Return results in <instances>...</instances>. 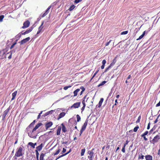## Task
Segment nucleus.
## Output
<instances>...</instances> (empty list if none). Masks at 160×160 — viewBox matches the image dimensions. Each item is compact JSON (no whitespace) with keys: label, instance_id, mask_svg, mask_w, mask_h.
<instances>
[{"label":"nucleus","instance_id":"39448f33","mask_svg":"<svg viewBox=\"0 0 160 160\" xmlns=\"http://www.w3.org/2000/svg\"><path fill=\"white\" fill-rule=\"evenodd\" d=\"M8 50V48H6L5 49H3L2 50H0V56H1V54L2 53V57L1 59H3V57L4 55L5 54L6 52Z\"/></svg>","mask_w":160,"mask_h":160},{"label":"nucleus","instance_id":"412c9836","mask_svg":"<svg viewBox=\"0 0 160 160\" xmlns=\"http://www.w3.org/2000/svg\"><path fill=\"white\" fill-rule=\"evenodd\" d=\"M61 129V127H58L57 131V135H60Z\"/></svg>","mask_w":160,"mask_h":160},{"label":"nucleus","instance_id":"a19ab883","mask_svg":"<svg viewBox=\"0 0 160 160\" xmlns=\"http://www.w3.org/2000/svg\"><path fill=\"white\" fill-rule=\"evenodd\" d=\"M61 150L59 149H58L56 152L54 154V155H56L58 154L60 152Z\"/></svg>","mask_w":160,"mask_h":160},{"label":"nucleus","instance_id":"a211bd4d","mask_svg":"<svg viewBox=\"0 0 160 160\" xmlns=\"http://www.w3.org/2000/svg\"><path fill=\"white\" fill-rule=\"evenodd\" d=\"M65 115V113L64 112H62L58 116V119H59L63 117Z\"/></svg>","mask_w":160,"mask_h":160},{"label":"nucleus","instance_id":"09e8293b","mask_svg":"<svg viewBox=\"0 0 160 160\" xmlns=\"http://www.w3.org/2000/svg\"><path fill=\"white\" fill-rule=\"evenodd\" d=\"M35 120H34L33 121V122L31 123L30 124V126H32V127H33V125H34V124H35Z\"/></svg>","mask_w":160,"mask_h":160},{"label":"nucleus","instance_id":"7ed1b4c3","mask_svg":"<svg viewBox=\"0 0 160 160\" xmlns=\"http://www.w3.org/2000/svg\"><path fill=\"white\" fill-rule=\"evenodd\" d=\"M94 149H93L92 150L89 151L88 152V154L89 155L88 156V158L90 160H93V158L94 157V152L93 150Z\"/></svg>","mask_w":160,"mask_h":160},{"label":"nucleus","instance_id":"f03ea898","mask_svg":"<svg viewBox=\"0 0 160 160\" xmlns=\"http://www.w3.org/2000/svg\"><path fill=\"white\" fill-rule=\"evenodd\" d=\"M160 139V136L158 135H157L155 136L152 140L150 141L151 143H152L154 145L156 143L158 142V141Z\"/></svg>","mask_w":160,"mask_h":160},{"label":"nucleus","instance_id":"774afa93","mask_svg":"<svg viewBox=\"0 0 160 160\" xmlns=\"http://www.w3.org/2000/svg\"><path fill=\"white\" fill-rule=\"evenodd\" d=\"M85 107H84V106H83L82 107V108L81 109L82 111H83L85 109Z\"/></svg>","mask_w":160,"mask_h":160},{"label":"nucleus","instance_id":"6e6d98bb","mask_svg":"<svg viewBox=\"0 0 160 160\" xmlns=\"http://www.w3.org/2000/svg\"><path fill=\"white\" fill-rule=\"evenodd\" d=\"M35 152H36V156H39V152H38V151L36 150Z\"/></svg>","mask_w":160,"mask_h":160},{"label":"nucleus","instance_id":"5fc2aeb1","mask_svg":"<svg viewBox=\"0 0 160 160\" xmlns=\"http://www.w3.org/2000/svg\"><path fill=\"white\" fill-rule=\"evenodd\" d=\"M150 122H149L148 123V126H147V129H150Z\"/></svg>","mask_w":160,"mask_h":160},{"label":"nucleus","instance_id":"f3484780","mask_svg":"<svg viewBox=\"0 0 160 160\" xmlns=\"http://www.w3.org/2000/svg\"><path fill=\"white\" fill-rule=\"evenodd\" d=\"M42 125V123H38L35 126V128L33 129V131H36V130Z\"/></svg>","mask_w":160,"mask_h":160},{"label":"nucleus","instance_id":"a878e982","mask_svg":"<svg viewBox=\"0 0 160 160\" xmlns=\"http://www.w3.org/2000/svg\"><path fill=\"white\" fill-rule=\"evenodd\" d=\"M61 125L62 126V131L64 132H66V128L65 126L64 125L63 123H62L61 124Z\"/></svg>","mask_w":160,"mask_h":160},{"label":"nucleus","instance_id":"bf43d9fd","mask_svg":"<svg viewBox=\"0 0 160 160\" xmlns=\"http://www.w3.org/2000/svg\"><path fill=\"white\" fill-rule=\"evenodd\" d=\"M82 103L83 105V106H84V107H85L86 104L85 103V101H82Z\"/></svg>","mask_w":160,"mask_h":160},{"label":"nucleus","instance_id":"864d4df0","mask_svg":"<svg viewBox=\"0 0 160 160\" xmlns=\"http://www.w3.org/2000/svg\"><path fill=\"white\" fill-rule=\"evenodd\" d=\"M66 149H65V148H63V150L62 151V153H65L66 152Z\"/></svg>","mask_w":160,"mask_h":160},{"label":"nucleus","instance_id":"603ef678","mask_svg":"<svg viewBox=\"0 0 160 160\" xmlns=\"http://www.w3.org/2000/svg\"><path fill=\"white\" fill-rule=\"evenodd\" d=\"M159 116V115L158 117L157 118V119L155 120L154 122V123H156L158 122V119Z\"/></svg>","mask_w":160,"mask_h":160},{"label":"nucleus","instance_id":"f257e3e1","mask_svg":"<svg viewBox=\"0 0 160 160\" xmlns=\"http://www.w3.org/2000/svg\"><path fill=\"white\" fill-rule=\"evenodd\" d=\"M24 150L23 149L22 147H19L17 149V151L15 154L14 158L15 159H17V157H20L22 156L24 154Z\"/></svg>","mask_w":160,"mask_h":160},{"label":"nucleus","instance_id":"393cba45","mask_svg":"<svg viewBox=\"0 0 160 160\" xmlns=\"http://www.w3.org/2000/svg\"><path fill=\"white\" fill-rule=\"evenodd\" d=\"M145 31H144L143 32V33L142 35H141L140 36H139L138 38H137L136 40H138L141 39H142L145 35Z\"/></svg>","mask_w":160,"mask_h":160},{"label":"nucleus","instance_id":"b1692460","mask_svg":"<svg viewBox=\"0 0 160 160\" xmlns=\"http://www.w3.org/2000/svg\"><path fill=\"white\" fill-rule=\"evenodd\" d=\"M80 89L82 90V91L80 94V95L81 96L83 92L85 91V88L83 86H82L80 87Z\"/></svg>","mask_w":160,"mask_h":160},{"label":"nucleus","instance_id":"9b49d317","mask_svg":"<svg viewBox=\"0 0 160 160\" xmlns=\"http://www.w3.org/2000/svg\"><path fill=\"white\" fill-rule=\"evenodd\" d=\"M80 102H76L71 107V108H77L80 106Z\"/></svg>","mask_w":160,"mask_h":160},{"label":"nucleus","instance_id":"bb28decb","mask_svg":"<svg viewBox=\"0 0 160 160\" xmlns=\"http://www.w3.org/2000/svg\"><path fill=\"white\" fill-rule=\"evenodd\" d=\"M157 127V125H155L153 128L150 130V131H149V133H152V132Z\"/></svg>","mask_w":160,"mask_h":160},{"label":"nucleus","instance_id":"c85d7f7f","mask_svg":"<svg viewBox=\"0 0 160 160\" xmlns=\"http://www.w3.org/2000/svg\"><path fill=\"white\" fill-rule=\"evenodd\" d=\"M116 58H115L113 60L112 62L110 65L111 66H113L114 65L115 63H116Z\"/></svg>","mask_w":160,"mask_h":160},{"label":"nucleus","instance_id":"ddd939ff","mask_svg":"<svg viewBox=\"0 0 160 160\" xmlns=\"http://www.w3.org/2000/svg\"><path fill=\"white\" fill-rule=\"evenodd\" d=\"M51 6H49L48 8L46 10V11L42 15V17H45L46 15H47V14L49 12V9L51 8Z\"/></svg>","mask_w":160,"mask_h":160},{"label":"nucleus","instance_id":"49530a36","mask_svg":"<svg viewBox=\"0 0 160 160\" xmlns=\"http://www.w3.org/2000/svg\"><path fill=\"white\" fill-rule=\"evenodd\" d=\"M111 66H110V65L108 66V68H106L105 69V70L104 71V72H107L109 69L111 68Z\"/></svg>","mask_w":160,"mask_h":160},{"label":"nucleus","instance_id":"f8f14e48","mask_svg":"<svg viewBox=\"0 0 160 160\" xmlns=\"http://www.w3.org/2000/svg\"><path fill=\"white\" fill-rule=\"evenodd\" d=\"M10 110V108H8L3 112V114L2 116L3 119H4L8 114L9 111Z\"/></svg>","mask_w":160,"mask_h":160},{"label":"nucleus","instance_id":"5701e85b","mask_svg":"<svg viewBox=\"0 0 160 160\" xmlns=\"http://www.w3.org/2000/svg\"><path fill=\"white\" fill-rule=\"evenodd\" d=\"M17 91H15L12 93V98L11 100H13L15 99L16 96L17 95Z\"/></svg>","mask_w":160,"mask_h":160},{"label":"nucleus","instance_id":"ea45409f","mask_svg":"<svg viewBox=\"0 0 160 160\" xmlns=\"http://www.w3.org/2000/svg\"><path fill=\"white\" fill-rule=\"evenodd\" d=\"M4 18V16L3 15H2L0 16V22H2V21L3 19Z\"/></svg>","mask_w":160,"mask_h":160},{"label":"nucleus","instance_id":"4468645a","mask_svg":"<svg viewBox=\"0 0 160 160\" xmlns=\"http://www.w3.org/2000/svg\"><path fill=\"white\" fill-rule=\"evenodd\" d=\"M52 125V122H50L46 123L45 124L46 128L47 129L48 128L50 127Z\"/></svg>","mask_w":160,"mask_h":160},{"label":"nucleus","instance_id":"680f3d73","mask_svg":"<svg viewBox=\"0 0 160 160\" xmlns=\"http://www.w3.org/2000/svg\"><path fill=\"white\" fill-rule=\"evenodd\" d=\"M104 66H105V65H102L101 67V68L102 69H103L104 68Z\"/></svg>","mask_w":160,"mask_h":160},{"label":"nucleus","instance_id":"13d9d810","mask_svg":"<svg viewBox=\"0 0 160 160\" xmlns=\"http://www.w3.org/2000/svg\"><path fill=\"white\" fill-rule=\"evenodd\" d=\"M159 106H160V101L156 105V107H158Z\"/></svg>","mask_w":160,"mask_h":160},{"label":"nucleus","instance_id":"6e6552de","mask_svg":"<svg viewBox=\"0 0 160 160\" xmlns=\"http://www.w3.org/2000/svg\"><path fill=\"white\" fill-rule=\"evenodd\" d=\"M44 23V21H43L42 22L41 25L38 28V30L37 33V34H39V33H40L42 32V28H43V27L42 26L43 25Z\"/></svg>","mask_w":160,"mask_h":160},{"label":"nucleus","instance_id":"9d476101","mask_svg":"<svg viewBox=\"0 0 160 160\" xmlns=\"http://www.w3.org/2000/svg\"><path fill=\"white\" fill-rule=\"evenodd\" d=\"M88 120L87 119H86L85 121V122L83 125L82 127V128L81 130H83L84 131L86 128V127L88 125Z\"/></svg>","mask_w":160,"mask_h":160},{"label":"nucleus","instance_id":"4c0bfd02","mask_svg":"<svg viewBox=\"0 0 160 160\" xmlns=\"http://www.w3.org/2000/svg\"><path fill=\"white\" fill-rule=\"evenodd\" d=\"M72 86L71 85H69L68 86H65V87H64L63 88V89L65 90H67V89H68V88H70Z\"/></svg>","mask_w":160,"mask_h":160},{"label":"nucleus","instance_id":"c03bdc74","mask_svg":"<svg viewBox=\"0 0 160 160\" xmlns=\"http://www.w3.org/2000/svg\"><path fill=\"white\" fill-rule=\"evenodd\" d=\"M144 156L143 155H142L141 156L140 155H139L138 158V159H143L144 158Z\"/></svg>","mask_w":160,"mask_h":160},{"label":"nucleus","instance_id":"dca6fc26","mask_svg":"<svg viewBox=\"0 0 160 160\" xmlns=\"http://www.w3.org/2000/svg\"><path fill=\"white\" fill-rule=\"evenodd\" d=\"M80 91V89L78 88L76 89L73 92V94H74V97L76 96L78 94V93Z\"/></svg>","mask_w":160,"mask_h":160},{"label":"nucleus","instance_id":"e433bc0d","mask_svg":"<svg viewBox=\"0 0 160 160\" xmlns=\"http://www.w3.org/2000/svg\"><path fill=\"white\" fill-rule=\"evenodd\" d=\"M17 40H16V41H15V42L13 43L12 45L11 46L10 48V49H12L13 47H14L15 46V45H16L17 44Z\"/></svg>","mask_w":160,"mask_h":160},{"label":"nucleus","instance_id":"0eeeda50","mask_svg":"<svg viewBox=\"0 0 160 160\" xmlns=\"http://www.w3.org/2000/svg\"><path fill=\"white\" fill-rule=\"evenodd\" d=\"M30 39V37H28L21 40L19 43L20 45H22L27 42Z\"/></svg>","mask_w":160,"mask_h":160},{"label":"nucleus","instance_id":"69168bd1","mask_svg":"<svg viewBox=\"0 0 160 160\" xmlns=\"http://www.w3.org/2000/svg\"><path fill=\"white\" fill-rule=\"evenodd\" d=\"M83 131H84L83 130H80V136H81V134L82 133Z\"/></svg>","mask_w":160,"mask_h":160},{"label":"nucleus","instance_id":"cd10ccee","mask_svg":"<svg viewBox=\"0 0 160 160\" xmlns=\"http://www.w3.org/2000/svg\"><path fill=\"white\" fill-rule=\"evenodd\" d=\"M33 28L31 27L27 29L26 31L27 33H29L32 30Z\"/></svg>","mask_w":160,"mask_h":160},{"label":"nucleus","instance_id":"7c9ffc66","mask_svg":"<svg viewBox=\"0 0 160 160\" xmlns=\"http://www.w3.org/2000/svg\"><path fill=\"white\" fill-rule=\"evenodd\" d=\"M45 154L44 153H42L40 156V160H43V158Z\"/></svg>","mask_w":160,"mask_h":160},{"label":"nucleus","instance_id":"c9c22d12","mask_svg":"<svg viewBox=\"0 0 160 160\" xmlns=\"http://www.w3.org/2000/svg\"><path fill=\"white\" fill-rule=\"evenodd\" d=\"M77 118V121L78 122H79L81 120V118L79 115H77L76 116Z\"/></svg>","mask_w":160,"mask_h":160},{"label":"nucleus","instance_id":"aec40b11","mask_svg":"<svg viewBox=\"0 0 160 160\" xmlns=\"http://www.w3.org/2000/svg\"><path fill=\"white\" fill-rule=\"evenodd\" d=\"M145 158L146 160H152V157L150 155H148L145 156Z\"/></svg>","mask_w":160,"mask_h":160},{"label":"nucleus","instance_id":"c756f323","mask_svg":"<svg viewBox=\"0 0 160 160\" xmlns=\"http://www.w3.org/2000/svg\"><path fill=\"white\" fill-rule=\"evenodd\" d=\"M10 54L9 56L8 57V58L9 59H10L12 58V52H8L7 54H6V55H7V54Z\"/></svg>","mask_w":160,"mask_h":160},{"label":"nucleus","instance_id":"0e129e2a","mask_svg":"<svg viewBox=\"0 0 160 160\" xmlns=\"http://www.w3.org/2000/svg\"><path fill=\"white\" fill-rule=\"evenodd\" d=\"M27 34V33L26 31H25V32H23V33H22V35H25V34Z\"/></svg>","mask_w":160,"mask_h":160},{"label":"nucleus","instance_id":"a18cd8bd","mask_svg":"<svg viewBox=\"0 0 160 160\" xmlns=\"http://www.w3.org/2000/svg\"><path fill=\"white\" fill-rule=\"evenodd\" d=\"M125 145H124V146L122 149V151L124 153L125 152Z\"/></svg>","mask_w":160,"mask_h":160},{"label":"nucleus","instance_id":"4d7b16f0","mask_svg":"<svg viewBox=\"0 0 160 160\" xmlns=\"http://www.w3.org/2000/svg\"><path fill=\"white\" fill-rule=\"evenodd\" d=\"M66 156V155H65V153L63 154V155H61L60 156H59V157L57 159H58V158H61V157H62L63 156Z\"/></svg>","mask_w":160,"mask_h":160},{"label":"nucleus","instance_id":"f704fd0d","mask_svg":"<svg viewBox=\"0 0 160 160\" xmlns=\"http://www.w3.org/2000/svg\"><path fill=\"white\" fill-rule=\"evenodd\" d=\"M103 101H100L98 104L97 105L96 107L98 106L99 108L102 105Z\"/></svg>","mask_w":160,"mask_h":160},{"label":"nucleus","instance_id":"79ce46f5","mask_svg":"<svg viewBox=\"0 0 160 160\" xmlns=\"http://www.w3.org/2000/svg\"><path fill=\"white\" fill-rule=\"evenodd\" d=\"M128 33V31H123L121 33V35H125V34H127Z\"/></svg>","mask_w":160,"mask_h":160},{"label":"nucleus","instance_id":"72a5a7b5","mask_svg":"<svg viewBox=\"0 0 160 160\" xmlns=\"http://www.w3.org/2000/svg\"><path fill=\"white\" fill-rule=\"evenodd\" d=\"M75 8V6L74 5H73L70 6V7L69 8L68 10L70 11H71L72 10H73L74 8Z\"/></svg>","mask_w":160,"mask_h":160},{"label":"nucleus","instance_id":"473e14b6","mask_svg":"<svg viewBox=\"0 0 160 160\" xmlns=\"http://www.w3.org/2000/svg\"><path fill=\"white\" fill-rule=\"evenodd\" d=\"M85 148H83L81 150V156H83L84 155V153L85 152Z\"/></svg>","mask_w":160,"mask_h":160},{"label":"nucleus","instance_id":"37998d69","mask_svg":"<svg viewBox=\"0 0 160 160\" xmlns=\"http://www.w3.org/2000/svg\"><path fill=\"white\" fill-rule=\"evenodd\" d=\"M141 116H139L138 117V120H137V121H136V123H138L140 121V119H141Z\"/></svg>","mask_w":160,"mask_h":160},{"label":"nucleus","instance_id":"6ab92c4d","mask_svg":"<svg viewBox=\"0 0 160 160\" xmlns=\"http://www.w3.org/2000/svg\"><path fill=\"white\" fill-rule=\"evenodd\" d=\"M28 145L32 147V148H35V146L37 145V143H33L32 142H29L28 143Z\"/></svg>","mask_w":160,"mask_h":160},{"label":"nucleus","instance_id":"1a4fd4ad","mask_svg":"<svg viewBox=\"0 0 160 160\" xmlns=\"http://www.w3.org/2000/svg\"><path fill=\"white\" fill-rule=\"evenodd\" d=\"M32 128L33 127L29 125L26 128L25 130V132H27L28 134V133H30V132H31L32 131Z\"/></svg>","mask_w":160,"mask_h":160},{"label":"nucleus","instance_id":"20e7f679","mask_svg":"<svg viewBox=\"0 0 160 160\" xmlns=\"http://www.w3.org/2000/svg\"><path fill=\"white\" fill-rule=\"evenodd\" d=\"M35 131H33V129H32L30 133H28V135L31 138L34 139L36 138L37 135L35 132Z\"/></svg>","mask_w":160,"mask_h":160},{"label":"nucleus","instance_id":"423d86ee","mask_svg":"<svg viewBox=\"0 0 160 160\" xmlns=\"http://www.w3.org/2000/svg\"><path fill=\"white\" fill-rule=\"evenodd\" d=\"M30 22L27 20L23 24V26L22 27V28H25L28 27L30 25Z\"/></svg>","mask_w":160,"mask_h":160},{"label":"nucleus","instance_id":"338daca9","mask_svg":"<svg viewBox=\"0 0 160 160\" xmlns=\"http://www.w3.org/2000/svg\"><path fill=\"white\" fill-rule=\"evenodd\" d=\"M143 138H144V140L146 141L148 140V139H147V138H146L145 136L143 137Z\"/></svg>","mask_w":160,"mask_h":160},{"label":"nucleus","instance_id":"8fccbe9b","mask_svg":"<svg viewBox=\"0 0 160 160\" xmlns=\"http://www.w3.org/2000/svg\"><path fill=\"white\" fill-rule=\"evenodd\" d=\"M82 0H75L74 2L76 3H78L80 2H81Z\"/></svg>","mask_w":160,"mask_h":160},{"label":"nucleus","instance_id":"e2e57ef3","mask_svg":"<svg viewBox=\"0 0 160 160\" xmlns=\"http://www.w3.org/2000/svg\"><path fill=\"white\" fill-rule=\"evenodd\" d=\"M99 71V70H98L93 75L94 76H95V75L97 74V73H98V72Z\"/></svg>","mask_w":160,"mask_h":160},{"label":"nucleus","instance_id":"2f4dec72","mask_svg":"<svg viewBox=\"0 0 160 160\" xmlns=\"http://www.w3.org/2000/svg\"><path fill=\"white\" fill-rule=\"evenodd\" d=\"M107 82L105 81H103L102 82L100 83L98 85V87H99L101 86H102L103 85H104Z\"/></svg>","mask_w":160,"mask_h":160},{"label":"nucleus","instance_id":"de8ad7c7","mask_svg":"<svg viewBox=\"0 0 160 160\" xmlns=\"http://www.w3.org/2000/svg\"><path fill=\"white\" fill-rule=\"evenodd\" d=\"M112 40H110L108 42H107L106 44H105V46H108L109 43L111 42L112 41Z\"/></svg>","mask_w":160,"mask_h":160},{"label":"nucleus","instance_id":"2eb2a0df","mask_svg":"<svg viewBox=\"0 0 160 160\" xmlns=\"http://www.w3.org/2000/svg\"><path fill=\"white\" fill-rule=\"evenodd\" d=\"M43 147V144L42 143H41L39 146H38V147H37L36 150H37L38 151H41Z\"/></svg>","mask_w":160,"mask_h":160},{"label":"nucleus","instance_id":"3c124183","mask_svg":"<svg viewBox=\"0 0 160 160\" xmlns=\"http://www.w3.org/2000/svg\"><path fill=\"white\" fill-rule=\"evenodd\" d=\"M106 63V60L105 59H104L102 61V64L105 65V64Z\"/></svg>","mask_w":160,"mask_h":160},{"label":"nucleus","instance_id":"052dcab7","mask_svg":"<svg viewBox=\"0 0 160 160\" xmlns=\"http://www.w3.org/2000/svg\"><path fill=\"white\" fill-rule=\"evenodd\" d=\"M148 132V131H146L144 133H143V134L145 135V136H146L147 135Z\"/></svg>","mask_w":160,"mask_h":160},{"label":"nucleus","instance_id":"4be33fe9","mask_svg":"<svg viewBox=\"0 0 160 160\" xmlns=\"http://www.w3.org/2000/svg\"><path fill=\"white\" fill-rule=\"evenodd\" d=\"M53 112V110H51L50 111L48 112H46L45 114H43L42 115V116H43L44 117H45L50 114H52V112Z\"/></svg>","mask_w":160,"mask_h":160},{"label":"nucleus","instance_id":"58836bf2","mask_svg":"<svg viewBox=\"0 0 160 160\" xmlns=\"http://www.w3.org/2000/svg\"><path fill=\"white\" fill-rule=\"evenodd\" d=\"M139 128V127L138 126H137L135 127L133 129V131L135 132H136L137 131L138 129Z\"/></svg>","mask_w":160,"mask_h":160}]
</instances>
